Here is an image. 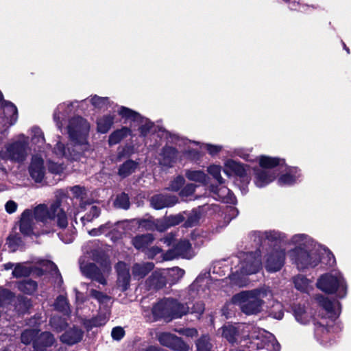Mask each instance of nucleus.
<instances>
[{"instance_id":"nucleus-1","label":"nucleus","mask_w":351,"mask_h":351,"mask_svg":"<svg viewBox=\"0 0 351 351\" xmlns=\"http://www.w3.org/2000/svg\"><path fill=\"white\" fill-rule=\"evenodd\" d=\"M253 236L258 238L260 241L263 240L264 243H276L267 254L265 267L269 272L279 271L285 264L286 254L285 250L277 245V243L287 242L285 234L276 230H269L263 232H255ZM287 242L295 246L293 250L289 251L288 256L299 269L314 267L319 264L320 256L316 247V243L309 236L297 234Z\"/></svg>"},{"instance_id":"nucleus-2","label":"nucleus","mask_w":351,"mask_h":351,"mask_svg":"<svg viewBox=\"0 0 351 351\" xmlns=\"http://www.w3.org/2000/svg\"><path fill=\"white\" fill-rule=\"evenodd\" d=\"M90 125L81 117H75L69 120L67 132L71 143L65 145L58 141L53 149V155L58 158L67 160H78L90 149L88 136Z\"/></svg>"},{"instance_id":"nucleus-3","label":"nucleus","mask_w":351,"mask_h":351,"mask_svg":"<svg viewBox=\"0 0 351 351\" xmlns=\"http://www.w3.org/2000/svg\"><path fill=\"white\" fill-rule=\"evenodd\" d=\"M222 336L230 343L239 342L252 350L266 348L280 351V346L270 332L252 325H241L236 328L226 325L221 328Z\"/></svg>"},{"instance_id":"nucleus-4","label":"nucleus","mask_w":351,"mask_h":351,"mask_svg":"<svg viewBox=\"0 0 351 351\" xmlns=\"http://www.w3.org/2000/svg\"><path fill=\"white\" fill-rule=\"evenodd\" d=\"M232 273L229 276L233 285L239 287L247 285L246 276L256 273L261 268V254L259 251L254 252H240L239 256L232 258Z\"/></svg>"},{"instance_id":"nucleus-5","label":"nucleus","mask_w":351,"mask_h":351,"mask_svg":"<svg viewBox=\"0 0 351 351\" xmlns=\"http://www.w3.org/2000/svg\"><path fill=\"white\" fill-rule=\"evenodd\" d=\"M66 198L64 194L60 197L56 195V199L49 206L40 204L31 210L37 223H41L46 227H51L56 218L57 225L59 228H64L68 225L67 217L63 208H61L62 199Z\"/></svg>"},{"instance_id":"nucleus-6","label":"nucleus","mask_w":351,"mask_h":351,"mask_svg":"<svg viewBox=\"0 0 351 351\" xmlns=\"http://www.w3.org/2000/svg\"><path fill=\"white\" fill-rule=\"evenodd\" d=\"M92 259L100 264L98 268L94 263H85L80 260V270L84 276L98 282L101 285L106 284V277L111 271L110 263L105 252L101 249H95L91 252Z\"/></svg>"},{"instance_id":"nucleus-7","label":"nucleus","mask_w":351,"mask_h":351,"mask_svg":"<svg viewBox=\"0 0 351 351\" xmlns=\"http://www.w3.org/2000/svg\"><path fill=\"white\" fill-rule=\"evenodd\" d=\"M271 296L269 291L266 289H254L241 291L232 297V301L238 305L243 313L246 315H255L260 313L263 306V299Z\"/></svg>"},{"instance_id":"nucleus-8","label":"nucleus","mask_w":351,"mask_h":351,"mask_svg":"<svg viewBox=\"0 0 351 351\" xmlns=\"http://www.w3.org/2000/svg\"><path fill=\"white\" fill-rule=\"evenodd\" d=\"M29 138L20 134L5 144L0 151V158L16 163H22L27 158Z\"/></svg>"},{"instance_id":"nucleus-9","label":"nucleus","mask_w":351,"mask_h":351,"mask_svg":"<svg viewBox=\"0 0 351 351\" xmlns=\"http://www.w3.org/2000/svg\"><path fill=\"white\" fill-rule=\"evenodd\" d=\"M317 287L326 293H336L339 298H343L347 293V285L339 271H332L320 276Z\"/></svg>"},{"instance_id":"nucleus-10","label":"nucleus","mask_w":351,"mask_h":351,"mask_svg":"<svg viewBox=\"0 0 351 351\" xmlns=\"http://www.w3.org/2000/svg\"><path fill=\"white\" fill-rule=\"evenodd\" d=\"M156 338L160 343L176 351H189V347L180 337L168 332H161L156 334Z\"/></svg>"},{"instance_id":"nucleus-11","label":"nucleus","mask_w":351,"mask_h":351,"mask_svg":"<svg viewBox=\"0 0 351 351\" xmlns=\"http://www.w3.org/2000/svg\"><path fill=\"white\" fill-rule=\"evenodd\" d=\"M172 304V298H165L159 301L152 308L155 318H163L167 322H170Z\"/></svg>"},{"instance_id":"nucleus-12","label":"nucleus","mask_w":351,"mask_h":351,"mask_svg":"<svg viewBox=\"0 0 351 351\" xmlns=\"http://www.w3.org/2000/svg\"><path fill=\"white\" fill-rule=\"evenodd\" d=\"M301 171L298 167H289L282 171L278 179L280 186H291L300 181Z\"/></svg>"},{"instance_id":"nucleus-13","label":"nucleus","mask_w":351,"mask_h":351,"mask_svg":"<svg viewBox=\"0 0 351 351\" xmlns=\"http://www.w3.org/2000/svg\"><path fill=\"white\" fill-rule=\"evenodd\" d=\"M29 172L30 176L35 182H40L43 181L46 169L44 166V160L41 157L37 155L32 157L29 167Z\"/></svg>"},{"instance_id":"nucleus-14","label":"nucleus","mask_w":351,"mask_h":351,"mask_svg":"<svg viewBox=\"0 0 351 351\" xmlns=\"http://www.w3.org/2000/svg\"><path fill=\"white\" fill-rule=\"evenodd\" d=\"M36 219L33 216V212L27 209L21 215L20 221V231L25 235H31L34 233L36 228Z\"/></svg>"},{"instance_id":"nucleus-15","label":"nucleus","mask_w":351,"mask_h":351,"mask_svg":"<svg viewBox=\"0 0 351 351\" xmlns=\"http://www.w3.org/2000/svg\"><path fill=\"white\" fill-rule=\"evenodd\" d=\"M178 202V199L176 196L163 194L154 195L150 199L152 206L156 210L172 206Z\"/></svg>"},{"instance_id":"nucleus-16","label":"nucleus","mask_w":351,"mask_h":351,"mask_svg":"<svg viewBox=\"0 0 351 351\" xmlns=\"http://www.w3.org/2000/svg\"><path fill=\"white\" fill-rule=\"evenodd\" d=\"M3 125L6 127V131L9 127L15 124L18 119V111L16 107L11 102L4 101L3 106Z\"/></svg>"},{"instance_id":"nucleus-17","label":"nucleus","mask_w":351,"mask_h":351,"mask_svg":"<svg viewBox=\"0 0 351 351\" xmlns=\"http://www.w3.org/2000/svg\"><path fill=\"white\" fill-rule=\"evenodd\" d=\"M115 269L118 276V285L122 291H125L128 287L130 280L129 267L125 263L119 262L116 265Z\"/></svg>"},{"instance_id":"nucleus-18","label":"nucleus","mask_w":351,"mask_h":351,"mask_svg":"<svg viewBox=\"0 0 351 351\" xmlns=\"http://www.w3.org/2000/svg\"><path fill=\"white\" fill-rule=\"evenodd\" d=\"M254 183L258 187H264L274 181L276 172H270L267 169H254Z\"/></svg>"},{"instance_id":"nucleus-19","label":"nucleus","mask_w":351,"mask_h":351,"mask_svg":"<svg viewBox=\"0 0 351 351\" xmlns=\"http://www.w3.org/2000/svg\"><path fill=\"white\" fill-rule=\"evenodd\" d=\"M220 185V186L212 185L210 187L214 198L226 203H232L235 199L233 193L226 186Z\"/></svg>"},{"instance_id":"nucleus-20","label":"nucleus","mask_w":351,"mask_h":351,"mask_svg":"<svg viewBox=\"0 0 351 351\" xmlns=\"http://www.w3.org/2000/svg\"><path fill=\"white\" fill-rule=\"evenodd\" d=\"M178 157V151L173 147L167 146L162 149L158 160L161 165L165 167H171L174 162H176Z\"/></svg>"},{"instance_id":"nucleus-21","label":"nucleus","mask_w":351,"mask_h":351,"mask_svg":"<svg viewBox=\"0 0 351 351\" xmlns=\"http://www.w3.org/2000/svg\"><path fill=\"white\" fill-rule=\"evenodd\" d=\"M316 300L321 306L331 314L332 318L337 317L340 311V304L338 301H330L321 295H317Z\"/></svg>"},{"instance_id":"nucleus-22","label":"nucleus","mask_w":351,"mask_h":351,"mask_svg":"<svg viewBox=\"0 0 351 351\" xmlns=\"http://www.w3.org/2000/svg\"><path fill=\"white\" fill-rule=\"evenodd\" d=\"M258 162L260 167L256 168L257 169H267L270 172H276L275 168L277 167H281L285 161L278 158L262 156L259 158Z\"/></svg>"},{"instance_id":"nucleus-23","label":"nucleus","mask_w":351,"mask_h":351,"mask_svg":"<svg viewBox=\"0 0 351 351\" xmlns=\"http://www.w3.org/2000/svg\"><path fill=\"white\" fill-rule=\"evenodd\" d=\"M167 282L168 280L166 275L163 273V269L155 270L147 280L148 286L156 289L163 288Z\"/></svg>"},{"instance_id":"nucleus-24","label":"nucleus","mask_w":351,"mask_h":351,"mask_svg":"<svg viewBox=\"0 0 351 351\" xmlns=\"http://www.w3.org/2000/svg\"><path fill=\"white\" fill-rule=\"evenodd\" d=\"M83 334L80 328L74 327L66 330L61 336V341L66 344L73 345L82 339Z\"/></svg>"},{"instance_id":"nucleus-25","label":"nucleus","mask_w":351,"mask_h":351,"mask_svg":"<svg viewBox=\"0 0 351 351\" xmlns=\"http://www.w3.org/2000/svg\"><path fill=\"white\" fill-rule=\"evenodd\" d=\"M154 241L152 234L136 235L132 239L133 246L138 250L145 251Z\"/></svg>"},{"instance_id":"nucleus-26","label":"nucleus","mask_w":351,"mask_h":351,"mask_svg":"<svg viewBox=\"0 0 351 351\" xmlns=\"http://www.w3.org/2000/svg\"><path fill=\"white\" fill-rule=\"evenodd\" d=\"M154 267L153 263L147 262L135 263L132 269V276L134 279L140 280L143 278Z\"/></svg>"},{"instance_id":"nucleus-27","label":"nucleus","mask_w":351,"mask_h":351,"mask_svg":"<svg viewBox=\"0 0 351 351\" xmlns=\"http://www.w3.org/2000/svg\"><path fill=\"white\" fill-rule=\"evenodd\" d=\"M53 336L48 332H42L34 341V348L36 350H43L44 348L49 347L54 343Z\"/></svg>"},{"instance_id":"nucleus-28","label":"nucleus","mask_w":351,"mask_h":351,"mask_svg":"<svg viewBox=\"0 0 351 351\" xmlns=\"http://www.w3.org/2000/svg\"><path fill=\"white\" fill-rule=\"evenodd\" d=\"M315 334L316 338L321 341L322 343H326L327 341V335L330 332V329L326 326H328V323L325 318H322L320 321L315 324Z\"/></svg>"},{"instance_id":"nucleus-29","label":"nucleus","mask_w":351,"mask_h":351,"mask_svg":"<svg viewBox=\"0 0 351 351\" xmlns=\"http://www.w3.org/2000/svg\"><path fill=\"white\" fill-rule=\"evenodd\" d=\"M172 304L171 321L175 319L181 318L189 312L190 307L188 306L187 302L184 304L179 302L177 300L172 298Z\"/></svg>"},{"instance_id":"nucleus-30","label":"nucleus","mask_w":351,"mask_h":351,"mask_svg":"<svg viewBox=\"0 0 351 351\" xmlns=\"http://www.w3.org/2000/svg\"><path fill=\"white\" fill-rule=\"evenodd\" d=\"M110 318V311L108 310L104 312H100L97 316L84 322L85 326L91 329L93 327H99L105 325Z\"/></svg>"},{"instance_id":"nucleus-31","label":"nucleus","mask_w":351,"mask_h":351,"mask_svg":"<svg viewBox=\"0 0 351 351\" xmlns=\"http://www.w3.org/2000/svg\"><path fill=\"white\" fill-rule=\"evenodd\" d=\"M224 166V172L228 176L230 175V171H231V173H234L241 178L244 177L245 175V169L244 167L241 164L233 160H228L225 162Z\"/></svg>"},{"instance_id":"nucleus-32","label":"nucleus","mask_w":351,"mask_h":351,"mask_svg":"<svg viewBox=\"0 0 351 351\" xmlns=\"http://www.w3.org/2000/svg\"><path fill=\"white\" fill-rule=\"evenodd\" d=\"M176 254L185 258H191L194 256L191 245L186 240L180 241L175 247Z\"/></svg>"},{"instance_id":"nucleus-33","label":"nucleus","mask_w":351,"mask_h":351,"mask_svg":"<svg viewBox=\"0 0 351 351\" xmlns=\"http://www.w3.org/2000/svg\"><path fill=\"white\" fill-rule=\"evenodd\" d=\"M293 314L295 319L302 324H307L311 319V313L307 311L304 305H295Z\"/></svg>"},{"instance_id":"nucleus-34","label":"nucleus","mask_w":351,"mask_h":351,"mask_svg":"<svg viewBox=\"0 0 351 351\" xmlns=\"http://www.w3.org/2000/svg\"><path fill=\"white\" fill-rule=\"evenodd\" d=\"M295 287L301 292L309 293L313 289L312 282L302 275H298L293 278Z\"/></svg>"},{"instance_id":"nucleus-35","label":"nucleus","mask_w":351,"mask_h":351,"mask_svg":"<svg viewBox=\"0 0 351 351\" xmlns=\"http://www.w3.org/2000/svg\"><path fill=\"white\" fill-rule=\"evenodd\" d=\"M163 273L166 275L168 282L171 285L175 284L184 275V271L179 267L162 269Z\"/></svg>"},{"instance_id":"nucleus-36","label":"nucleus","mask_w":351,"mask_h":351,"mask_svg":"<svg viewBox=\"0 0 351 351\" xmlns=\"http://www.w3.org/2000/svg\"><path fill=\"white\" fill-rule=\"evenodd\" d=\"M114 116L111 114L105 115L98 119L97 121V131L102 134L108 132L114 123Z\"/></svg>"},{"instance_id":"nucleus-37","label":"nucleus","mask_w":351,"mask_h":351,"mask_svg":"<svg viewBox=\"0 0 351 351\" xmlns=\"http://www.w3.org/2000/svg\"><path fill=\"white\" fill-rule=\"evenodd\" d=\"M131 134V130L127 127H123L113 132L109 136L108 143L110 145H116L122 139Z\"/></svg>"},{"instance_id":"nucleus-38","label":"nucleus","mask_w":351,"mask_h":351,"mask_svg":"<svg viewBox=\"0 0 351 351\" xmlns=\"http://www.w3.org/2000/svg\"><path fill=\"white\" fill-rule=\"evenodd\" d=\"M128 224V221L118 222L114 224L112 231L110 232V239L114 242L121 239L122 235L124 234V230Z\"/></svg>"},{"instance_id":"nucleus-39","label":"nucleus","mask_w":351,"mask_h":351,"mask_svg":"<svg viewBox=\"0 0 351 351\" xmlns=\"http://www.w3.org/2000/svg\"><path fill=\"white\" fill-rule=\"evenodd\" d=\"M85 210H88V212L81 217V221L83 225H85L87 222L92 221L95 218H97L99 213V208L93 204H88L84 207Z\"/></svg>"},{"instance_id":"nucleus-40","label":"nucleus","mask_w":351,"mask_h":351,"mask_svg":"<svg viewBox=\"0 0 351 351\" xmlns=\"http://www.w3.org/2000/svg\"><path fill=\"white\" fill-rule=\"evenodd\" d=\"M138 163L132 160H128L122 164L119 168L118 174L122 178H126L135 171Z\"/></svg>"},{"instance_id":"nucleus-41","label":"nucleus","mask_w":351,"mask_h":351,"mask_svg":"<svg viewBox=\"0 0 351 351\" xmlns=\"http://www.w3.org/2000/svg\"><path fill=\"white\" fill-rule=\"evenodd\" d=\"M118 113L126 120L134 122H138L142 117L138 112L124 106H121L119 108Z\"/></svg>"},{"instance_id":"nucleus-42","label":"nucleus","mask_w":351,"mask_h":351,"mask_svg":"<svg viewBox=\"0 0 351 351\" xmlns=\"http://www.w3.org/2000/svg\"><path fill=\"white\" fill-rule=\"evenodd\" d=\"M186 177L194 182H199L202 184H206L208 181V176L202 171H187L186 172Z\"/></svg>"},{"instance_id":"nucleus-43","label":"nucleus","mask_w":351,"mask_h":351,"mask_svg":"<svg viewBox=\"0 0 351 351\" xmlns=\"http://www.w3.org/2000/svg\"><path fill=\"white\" fill-rule=\"evenodd\" d=\"M67 225L64 228H60L62 231L58 233L60 239L65 243H71L75 235V229L71 226L66 228Z\"/></svg>"},{"instance_id":"nucleus-44","label":"nucleus","mask_w":351,"mask_h":351,"mask_svg":"<svg viewBox=\"0 0 351 351\" xmlns=\"http://www.w3.org/2000/svg\"><path fill=\"white\" fill-rule=\"evenodd\" d=\"M72 103L68 104L64 103L58 105V106L57 107V109L53 114V119L56 122L57 126L60 129H61L62 127V124L60 121V119L65 116V114L68 113V110H66V106H67V108H69V106H72Z\"/></svg>"},{"instance_id":"nucleus-45","label":"nucleus","mask_w":351,"mask_h":351,"mask_svg":"<svg viewBox=\"0 0 351 351\" xmlns=\"http://www.w3.org/2000/svg\"><path fill=\"white\" fill-rule=\"evenodd\" d=\"M14 300V294L10 290L0 286V306H6Z\"/></svg>"},{"instance_id":"nucleus-46","label":"nucleus","mask_w":351,"mask_h":351,"mask_svg":"<svg viewBox=\"0 0 351 351\" xmlns=\"http://www.w3.org/2000/svg\"><path fill=\"white\" fill-rule=\"evenodd\" d=\"M18 288L26 294H32L36 290L37 284L32 280H24L19 283Z\"/></svg>"},{"instance_id":"nucleus-47","label":"nucleus","mask_w":351,"mask_h":351,"mask_svg":"<svg viewBox=\"0 0 351 351\" xmlns=\"http://www.w3.org/2000/svg\"><path fill=\"white\" fill-rule=\"evenodd\" d=\"M30 272L31 269L29 267L23 263H17L12 271V276L15 278H21L28 276Z\"/></svg>"},{"instance_id":"nucleus-48","label":"nucleus","mask_w":351,"mask_h":351,"mask_svg":"<svg viewBox=\"0 0 351 351\" xmlns=\"http://www.w3.org/2000/svg\"><path fill=\"white\" fill-rule=\"evenodd\" d=\"M207 171L219 184L224 183V180L221 176V167L220 165H211L208 167Z\"/></svg>"},{"instance_id":"nucleus-49","label":"nucleus","mask_w":351,"mask_h":351,"mask_svg":"<svg viewBox=\"0 0 351 351\" xmlns=\"http://www.w3.org/2000/svg\"><path fill=\"white\" fill-rule=\"evenodd\" d=\"M32 141L34 144L40 147L45 143V137L42 130L37 127L32 128Z\"/></svg>"},{"instance_id":"nucleus-50","label":"nucleus","mask_w":351,"mask_h":351,"mask_svg":"<svg viewBox=\"0 0 351 351\" xmlns=\"http://www.w3.org/2000/svg\"><path fill=\"white\" fill-rule=\"evenodd\" d=\"M54 305L56 309L60 312H62L64 314L67 315L70 313V308L67 300L64 296L58 297Z\"/></svg>"},{"instance_id":"nucleus-51","label":"nucleus","mask_w":351,"mask_h":351,"mask_svg":"<svg viewBox=\"0 0 351 351\" xmlns=\"http://www.w3.org/2000/svg\"><path fill=\"white\" fill-rule=\"evenodd\" d=\"M90 101L93 106L99 109L107 108L110 104L108 97H101L97 95L92 97Z\"/></svg>"},{"instance_id":"nucleus-52","label":"nucleus","mask_w":351,"mask_h":351,"mask_svg":"<svg viewBox=\"0 0 351 351\" xmlns=\"http://www.w3.org/2000/svg\"><path fill=\"white\" fill-rule=\"evenodd\" d=\"M38 334L36 329H27L21 334V341L25 344H29L36 339Z\"/></svg>"},{"instance_id":"nucleus-53","label":"nucleus","mask_w":351,"mask_h":351,"mask_svg":"<svg viewBox=\"0 0 351 351\" xmlns=\"http://www.w3.org/2000/svg\"><path fill=\"white\" fill-rule=\"evenodd\" d=\"M213 345L208 336L202 337L197 342V351H211Z\"/></svg>"},{"instance_id":"nucleus-54","label":"nucleus","mask_w":351,"mask_h":351,"mask_svg":"<svg viewBox=\"0 0 351 351\" xmlns=\"http://www.w3.org/2000/svg\"><path fill=\"white\" fill-rule=\"evenodd\" d=\"M184 214H186L184 216L186 217V220L184 225L186 227L195 226L200 219L199 214L196 211H192L189 213L184 212Z\"/></svg>"},{"instance_id":"nucleus-55","label":"nucleus","mask_w":351,"mask_h":351,"mask_svg":"<svg viewBox=\"0 0 351 351\" xmlns=\"http://www.w3.org/2000/svg\"><path fill=\"white\" fill-rule=\"evenodd\" d=\"M140 124L139 131L143 136H145L153 127V123L150 122L147 119L141 117L138 121Z\"/></svg>"},{"instance_id":"nucleus-56","label":"nucleus","mask_w":351,"mask_h":351,"mask_svg":"<svg viewBox=\"0 0 351 351\" xmlns=\"http://www.w3.org/2000/svg\"><path fill=\"white\" fill-rule=\"evenodd\" d=\"M115 206L123 208L128 209L130 207V201L128 195L125 193H122L117 197L115 200Z\"/></svg>"},{"instance_id":"nucleus-57","label":"nucleus","mask_w":351,"mask_h":351,"mask_svg":"<svg viewBox=\"0 0 351 351\" xmlns=\"http://www.w3.org/2000/svg\"><path fill=\"white\" fill-rule=\"evenodd\" d=\"M270 315L275 319H281L284 315L282 305L280 302H275L270 310Z\"/></svg>"},{"instance_id":"nucleus-58","label":"nucleus","mask_w":351,"mask_h":351,"mask_svg":"<svg viewBox=\"0 0 351 351\" xmlns=\"http://www.w3.org/2000/svg\"><path fill=\"white\" fill-rule=\"evenodd\" d=\"M184 184V178L181 176H178L171 181L169 186L168 187V189L177 191L183 186Z\"/></svg>"},{"instance_id":"nucleus-59","label":"nucleus","mask_w":351,"mask_h":351,"mask_svg":"<svg viewBox=\"0 0 351 351\" xmlns=\"http://www.w3.org/2000/svg\"><path fill=\"white\" fill-rule=\"evenodd\" d=\"M200 147L202 149H205L208 151L210 155L215 156L218 153H219L222 149V146L218 145H212V144H202Z\"/></svg>"},{"instance_id":"nucleus-60","label":"nucleus","mask_w":351,"mask_h":351,"mask_svg":"<svg viewBox=\"0 0 351 351\" xmlns=\"http://www.w3.org/2000/svg\"><path fill=\"white\" fill-rule=\"evenodd\" d=\"M171 226L168 219H155V230L164 232Z\"/></svg>"},{"instance_id":"nucleus-61","label":"nucleus","mask_w":351,"mask_h":351,"mask_svg":"<svg viewBox=\"0 0 351 351\" xmlns=\"http://www.w3.org/2000/svg\"><path fill=\"white\" fill-rule=\"evenodd\" d=\"M90 295L93 298L97 300L101 303H106L110 301V298L104 293L98 291L97 290L92 289L90 291Z\"/></svg>"},{"instance_id":"nucleus-62","label":"nucleus","mask_w":351,"mask_h":351,"mask_svg":"<svg viewBox=\"0 0 351 351\" xmlns=\"http://www.w3.org/2000/svg\"><path fill=\"white\" fill-rule=\"evenodd\" d=\"M49 171L53 174H60L64 169L62 164H58L53 162H49L48 165Z\"/></svg>"},{"instance_id":"nucleus-63","label":"nucleus","mask_w":351,"mask_h":351,"mask_svg":"<svg viewBox=\"0 0 351 351\" xmlns=\"http://www.w3.org/2000/svg\"><path fill=\"white\" fill-rule=\"evenodd\" d=\"M20 239L14 235H10L7 240V244L12 251H15L20 244Z\"/></svg>"},{"instance_id":"nucleus-64","label":"nucleus","mask_w":351,"mask_h":351,"mask_svg":"<svg viewBox=\"0 0 351 351\" xmlns=\"http://www.w3.org/2000/svg\"><path fill=\"white\" fill-rule=\"evenodd\" d=\"M138 225L148 230H155V219H149L138 221Z\"/></svg>"}]
</instances>
